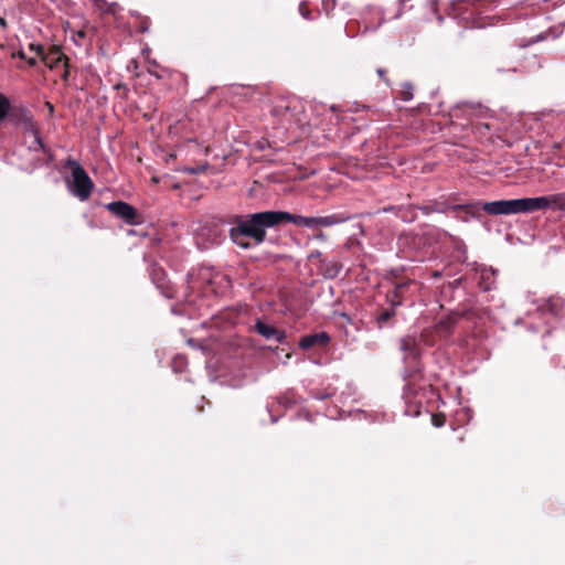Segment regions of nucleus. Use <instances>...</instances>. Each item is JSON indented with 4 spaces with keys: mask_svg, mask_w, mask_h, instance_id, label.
<instances>
[{
    "mask_svg": "<svg viewBox=\"0 0 565 565\" xmlns=\"http://www.w3.org/2000/svg\"><path fill=\"white\" fill-rule=\"evenodd\" d=\"M413 85L408 82L402 84L401 96L404 102H408L413 98Z\"/></svg>",
    "mask_w": 565,
    "mask_h": 565,
    "instance_id": "22",
    "label": "nucleus"
},
{
    "mask_svg": "<svg viewBox=\"0 0 565 565\" xmlns=\"http://www.w3.org/2000/svg\"><path fill=\"white\" fill-rule=\"evenodd\" d=\"M440 276H441V274H440L439 271H435V273L433 274V277H434V278H439Z\"/></svg>",
    "mask_w": 565,
    "mask_h": 565,
    "instance_id": "38",
    "label": "nucleus"
},
{
    "mask_svg": "<svg viewBox=\"0 0 565 565\" xmlns=\"http://www.w3.org/2000/svg\"><path fill=\"white\" fill-rule=\"evenodd\" d=\"M20 126L23 127V134H24V137L26 136H30V135H33V134H38L40 132V129L38 127V124L35 122L34 120V117L33 115L31 117H29L23 124H21Z\"/></svg>",
    "mask_w": 565,
    "mask_h": 565,
    "instance_id": "20",
    "label": "nucleus"
},
{
    "mask_svg": "<svg viewBox=\"0 0 565 565\" xmlns=\"http://www.w3.org/2000/svg\"><path fill=\"white\" fill-rule=\"evenodd\" d=\"M461 282V278L455 280V285L458 286Z\"/></svg>",
    "mask_w": 565,
    "mask_h": 565,
    "instance_id": "41",
    "label": "nucleus"
},
{
    "mask_svg": "<svg viewBox=\"0 0 565 565\" xmlns=\"http://www.w3.org/2000/svg\"><path fill=\"white\" fill-rule=\"evenodd\" d=\"M401 303V300L398 301H395L393 300L392 301V306L395 307L397 305ZM395 316V310L394 308L392 309H386V310H383L376 318V322L379 324L380 328H383L393 317Z\"/></svg>",
    "mask_w": 565,
    "mask_h": 565,
    "instance_id": "17",
    "label": "nucleus"
},
{
    "mask_svg": "<svg viewBox=\"0 0 565 565\" xmlns=\"http://www.w3.org/2000/svg\"><path fill=\"white\" fill-rule=\"evenodd\" d=\"M333 395V392H329V391H326L323 393L321 392H313L312 393V397L316 398V399H326V398H329Z\"/></svg>",
    "mask_w": 565,
    "mask_h": 565,
    "instance_id": "26",
    "label": "nucleus"
},
{
    "mask_svg": "<svg viewBox=\"0 0 565 565\" xmlns=\"http://www.w3.org/2000/svg\"><path fill=\"white\" fill-rule=\"evenodd\" d=\"M65 166L72 169V179L66 180L68 191L81 201H86L94 189L90 177L76 160L67 159Z\"/></svg>",
    "mask_w": 565,
    "mask_h": 565,
    "instance_id": "5",
    "label": "nucleus"
},
{
    "mask_svg": "<svg viewBox=\"0 0 565 565\" xmlns=\"http://www.w3.org/2000/svg\"><path fill=\"white\" fill-rule=\"evenodd\" d=\"M287 403H289V402H288L286 398H280V399L278 401V404H285V405H287Z\"/></svg>",
    "mask_w": 565,
    "mask_h": 565,
    "instance_id": "37",
    "label": "nucleus"
},
{
    "mask_svg": "<svg viewBox=\"0 0 565 565\" xmlns=\"http://www.w3.org/2000/svg\"><path fill=\"white\" fill-rule=\"evenodd\" d=\"M270 420H271L273 424H275L278 420V417L271 415Z\"/></svg>",
    "mask_w": 565,
    "mask_h": 565,
    "instance_id": "39",
    "label": "nucleus"
},
{
    "mask_svg": "<svg viewBox=\"0 0 565 565\" xmlns=\"http://www.w3.org/2000/svg\"><path fill=\"white\" fill-rule=\"evenodd\" d=\"M508 71H510V72H516V71H518V67H516V66H512V67L508 68Z\"/></svg>",
    "mask_w": 565,
    "mask_h": 565,
    "instance_id": "40",
    "label": "nucleus"
},
{
    "mask_svg": "<svg viewBox=\"0 0 565 565\" xmlns=\"http://www.w3.org/2000/svg\"><path fill=\"white\" fill-rule=\"evenodd\" d=\"M476 270L478 274V286L482 291H490L495 288V269L492 267L479 266Z\"/></svg>",
    "mask_w": 565,
    "mask_h": 565,
    "instance_id": "10",
    "label": "nucleus"
},
{
    "mask_svg": "<svg viewBox=\"0 0 565 565\" xmlns=\"http://www.w3.org/2000/svg\"><path fill=\"white\" fill-rule=\"evenodd\" d=\"M309 259H315V258H318V259H323L322 258V253L320 250H312L310 253V255L308 256Z\"/></svg>",
    "mask_w": 565,
    "mask_h": 565,
    "instance_id": "29",
    "label": "nucleus"
},
{
    "mask_svg": "<svg viewBox=\"0 0 565 565\" xmlns=\"http://www.w3.org/2000/svg\"><path fill=\"white\" fill-rule=\"evenodd\" d=\"M329 342V334L327 332H319L302 337L299 341V347L302 350H309L315 347L324 348Z\"/></svg>",
    "mask_w": 565,
    "mask_h": 565,
    "instance_id": "12",
    "label": "nucleus"
},
{
    "mask_svg": "<svg viewBox=\"0 0 565 565\" xmlns=\"http://www.w3.org/2000/svg\"><path fill=\"white\" fill-rule=\"evenodd\" d=\"M299 12H300V14H301L305 19H307V20L312 19V17H311V12H310V10L308 9V3H307L306 1H301V2L299 3Z\"/></svg>",
    "mask_w": 565,
    "mask_h": 565,
    "instance_id": "25",
    "label": "nucleus"
},
{
    "mask_svg": "<svg viewBox=\"0 0 565 565\" xmlns=\"http://www.w3.org/2000/svg\"><path fill=\"white\" fill-rule=\"evenodd\" d=\"M47 110H50V114L54 113V106L51 103H46Z\"/></svg>",
    "mask_w": 565,
    "mask_h": 565,
    "instance_id": "35",
    "label": "nucleus"
},
{
    "mask_svg": "<svg viewBox=\"0 0 565 565\" xmlns=\"http://www.w3.org/2000/svg\"><path fill=\"white\" fill-rule=\"evenodd\" d=\"M255 330L266 340H275L278 343H282L286 339L284 331H280L274 326L265 323L262 320L256 321Z\"/></svg>",
    "mask_w": 565,
    "mask_h": 565,
    "instance_id": "11",
    "label": "nucleus"
},
{
    "mask_svg": "<svg viewBox=\"0 0 565 565\" xmlns=\"http://www.w3.org/2000/svg\"><path fill=\"white\" fill-rule=\"evenodd\" d=\"M433 423L436 427H440L444 424L443 420H438L436 417H433Z\"/></svg>",
    "mask_w": 565,
    "mask_h": 565,
    "instance_id": "32",
    "label": "nucleus"
},
{
    "mask_svg": "<svg viewBox=\"0 0 565 565\" xmlns=\"http://www.w3.org/2000/svg\"><path fill=\"white\" fill-rule=\"evenodd\" d=\"M505 70L501 68V67H497V72L498 73H503Z\"/></svg>",
    "mask_w": 565,
    "mask_h": 565,
    "instance_id": "42",
    "label": "nucleus"
},
{
    "mask_svg": "<svg viewBox=\"0 0 565 565\" xmlns=\"http://www.w3.org/2000/svg\"><path fill=\"white\" fill-rule=\"evenodd\" d=\"M456 110L469 120L475 134L483 137L492 129L490 122L483 121L493 118V113L487 106L479 103L462 102L457 105Z\"/></svg>",
    "mask_w": 565,
    "mask_h": 565,
    "instance_id": "3",
    "label": "nucleus"
},
{
    "mask_svg": "<svg viewBox=\"0 0 565 565\" xmlns=\"http://www.w3.org/2000/svg\"><path fill=\"white\" fill-rule=\"evenodd\" d=\"M148 270L152 282L160 290V292L166 298H172L173 288L170 285V281L167 279V274L164 269L160 265L153 263L149 266Z\"/></svg>",
    "mask_w": 565,
    "mask_h": 565,
    "instance_id": "8",
    "label": "nucleus"
},
{
    "mask_svg": "<svg viewBox=\"0 0 565 565\" xmlns=\"http://www.w3.org/2000/svg\"><path fill=\"white\" fill-rule=\"evenodd\" d=\"M351 220L345 213H333L326 216H302L287 211H262L246 215H235L231 221L228 236L233 244L242 249H250L263 244L267 230L276 228L280 224L292 223L309 230L331 227Z\"/></svg>",
    "mask_w": 565,
    "mask_h": 565,
    "instance_id": "1",
    "label": "nucleus"
},
{
    "mask_svg": "<svg viewBox=\"0 0 565 565\" xmlns=\"http://www.w3.org/2000/svg\"><path fill=\"white\" fill-rule=\"evenodd\" d=\"M185 306L188 307L186 312L189 315H194L196 312L200 313L202 305L199 303L198 299L192 295V292H189L184 297Z\"/></svg>",
    "mask_w": 565,
    "mask_h": 565,
    "instance_id": "19",
    "label": "nucleus"
},
{
    "mask_svg": "<svg viewBox=\"0 0 565 565\" xmlns=\"http://www.w3.org/2000/svg\"><path fill=\"white\" fill-rule=\"evenodd\" d=\"M90 1L94 2L98 7H100V4L104 2V0H90Z\"/></svg>",
    "mask_w": 565,
    "mask_h": 565,
    "instance_id": "36",
    "label": "nucleus"
},
{
    "mask_svg": "<svg viewBox=\"0 0 565 565\" xmlns=\"http://www.w3.org/2000/svg\"><path fill=\"white\" fill-rule=\"evenodd\" d=\"M428 388H429V392H430V393H433V386H431V385H429V387H428Z\"/></svg>",
    "mask_w": 565,
    "mask_h": 565,
    "instance_id": "44",
    "label": "nucleus"
},
{
    "mask_svg": "<svg viewBox=\"0 0 565 565\" xmlns=\"http://www.w3.org/2000/svg\"><path fill=\"white\" fill-rule=\"evenodd\" d=\"M519 214L552 209L555 211V193L536 198L518 199Z\"/></svg>",
    "mask_w": 565,
    "mask_h": 565,
    "instance_id": "6",
    "label": "nucleus"
},
{
    "mask_svg": "<svg viewBox=\"0 0 565 565\" xmlns=\"http://www.w3.org/2000/svg\"><path fill=\"white\" fill-rule=\"evenodd\" d=\"M24 143L28 147L29 151L32 152H43L45 156H47L50 159L53 158L52 150L44 143L41 132L33 134L30 136L24 137Z\"/></svg>",
    "mask_w": 565,
    "mask_h": 565,
    "instance_id": "13",
    "label": "nucleus"
},
{
    "mask_svg": "<svg viewBox=\"0 0 565 565\" xmlns=\"http://www.w3.org/2000/svg\"><path fill=\"white\" fill-rule=\"evenodd\" d=\"M188 281L190 284V288L193 290L196 287V281L194 279V274H192V273L188 274Z\"/></svg>",
    "mask_w": 565,
    "mask_h": 565,
    "instance_id": "28",
    "label": "nucleus"
},
{
    "mask_svg": "<svg viewBox=\"0 0 565 565\" xmlns=\"http://www.w3.org/2000/svg\"><path fill=\"white\" fill-rule=\"evenodd\" d=\"M555 211L565 212V192L555 193Z\"/></svg>",
    "mask_w": 565,
    "mask_h": 565,
    "instance_id": "23",
    "label": "nucleus"
},
{
    "mask_svg": "<svg viewBox=\"0 0 565 565\" xmlns=\"http://www.w3.org/2000/svg\"><path fill=\"white\" fill-rule=\"evenodd\" d=\"M454 211L462 210L467 214L475 216L477 212L484 211L490 215H512L519 214L518 199L499 200L492 202H476L468 204H458L451 206Z\"/></svg>",
    "mask_w": 565,
    "mask_h": 565,
    "instance_id": "4",
    "label": "nucleus"
},
{
    "mask_svg": "<svg viewBox=\"0 0 565 565\" xmlns=\"http://www.w3.org/2000/svg\"><path fill=\"white\" fill-rule=\"evenodd\" d=\"M31 116L32 113L26 107L10 105L8 118L13 125H21Z\"/></svg>",
    "mask_w": 565,
    "mask_h": 565,
    "instance_id": "15",
    "label": "nucleus"
},
{
    "mask_svg": "<svg viewBox=\"0 0 565 565\" xmlns=\"http://www.w3.org/2000/svg\"><path fill=\"white\" fill-rule=\"evenodd\" d=\"M407 284H398L395 286L394 289V298L399 299L403 295L404 289L406 288Z\"/></svg>",
    "mask_w": 565,
    "mask_h": 565,
    "instance_id": "27",
    "label": "nucleus"
},
{
    "mask_svg": "<svg viewBox=\"0 0 565 565\" xmlns=\"http://www.w3.org/2000/svg\"><path fill=\"white\" fill-rule=\"evenodd\" d=\"M271 113L275 117H279L281 121H290L292 119L290 107L285 104L276 105Z\"/></svg>",
    "mask_w": 565,
    "mask_h": 565,
    "instance_id": "18",
    "label": "nucleus"
},
{
    "mask_svg": "<svg viewBox=\"0 0 565 565\" xmlns=\"http://www.w3.org/2000/svg\"><path fill=\"white\" fill-rule=\"evenodd\" d=\"M565 302L559 297H550L536 303V312L545 317L551 315L553 317H561L563 315Z\"/></svg>",
    "mask_w": 565,
    "mask_h": 565,
    "instance_id": "9",
    "label": "nucleus"
},
{
    "mask_svg": "<svg viewBox=\"0 0 565 565\" xmlns=\"http://www.w3.org/2000/svg\"><path fill=\"white\" fill-rule=\"evenodd\" d=\"M84 35H85V33L83 31L78 32V36H84Z\"/></svg>",
    "mask_w": 565,
    "mask_h": 565,
    "instance_id": "43",
    "label": "nucleus"
},
{
    "mask_svg": "<svg viewBox=\"0 0 565 565\" xmlns=\"http://www.w3.org/2000/svg\"><path fill=\"white\" fill-rule=\"evenodd\" d=\"M184 363V358L183 356H177L173 361V367H177L178 365H182Z\"/></svg>",
    "mask_w": 565,
    "mask_h": 565,
    "instance_id": "30",
    "label": "nucleus"
},
{
    "mask_svg": "<svg viewBox=\"0 0 565 565\" xmlns=\"http://www.w3.org/2000/svg\"><path fill=\"white\" fill-rule=\"evenodd\" d=\"M335 2L337 0H321L322 9L327 15H330V13L334 10Z\"/></svg>",
    "mask_w": 565,
    "mask_h": 565,
    "instance_id": "24",
    "label": "nucleus"
},
{
    "mask_svg": "<svg viewBox=\"0 0 565 565\" xmlns=\"http://www.w3.org/2000/svg\"><path fill=\"white\" fill-rule=\"evenodd\" d=\"M10 113V100L9 98L0 93V122L3 121Z\"/></svg>",
    "mask_w": 565,
    "mask_h": 565,
    "instance_id": "21",
    "label": "nucleus"
},
{
    "mask_svg": "<svg viewBox=\"0 0 565 565\" xmlns=\"http://www.w3.org/2000/svg\"><path fill=\"white\" fill-rule=\"evenodd\" d=\"M342 265L338 260L321 259L319 270L328 279H333L339 276Z\"/></svg>",
    "mask_w": 565,
    "mask_h": 565,
    "instance_id": "14",
    "label": "nucleus"
},
{
    "mask_svg": "<svg viewBox=\"0 0 565 565\" xmlns=\"http://www.w3.org/2000/svg\"><path fill=\"white\" fill-rule=\"evenodd\" d=\"M0 25H1L2 28H6V26H7L6 18L0 17Z\"/></svg>",
    "mask_w": 565,
    "mask_h": 565,
    "instance_id": "34",
    "label": "nucleus"
},
{
    "mask_svg": "<svg viewBox=\"0 0 565 565\" xmlns=\"http://www.w3.org/2000/svg\"><path fill=\"white\" fill-rule=\"evenodd\" d=\"M105 207L116 217L122 220L129 225H137L140 223V215L138 211L129 203L124 201H114L105 205Z\"/></svg>",
    "mask_w": 565,
    "mask_h": 565,
    "instance_id": "7",
    "label": "nucleus"
},
{
    "mask_svg": "<svg viewBox=\"0 0 565 565\" xmlns=\"http://www.w3.org/2000/svg\"><path fill=\"white\" fill-rule=\"evenodd\" d=\"M398 344L405 363L403 379L406 381V384L402 395L406 405L404 414L416 417L420 414L423 398L426 394L425 387L416 388L415 382L412 381V377L422 371L419 361L420 348L416 338L413 335L401 338Z\"/></svg>",
    "mask_w": 565,
    "mask_h": 565,
    "instance_id": "2",
    "label": "nucleus"
},
{
    "mask_svg": "<svg viewBox=\"0 0 565 565\" xmlns=\"http://www.w3.org/2000/svg\"><path fill=\"white\" fill-rule=\"evenodd\" d=\"M202 234L206 235L211 239L210 244L202 246L203 248H209L210 246L218 245L224 239L222 231L216 225L204 227L202 230Z\"/></svg>",
    "mask_w": 565,
    "mask_h": 565,
    "instance_id": "16",
    "label": "nucleus"
},
{
    "mask_svg": "<svg viewBox=\"0 0 565 565\" xmlns=\"http://www.w3.org/2000/svg\"><path fill=\"white\" fill-rule=\"evenodd\" d=\"M316 238L319 239V241H326L327 239V236L324 233L320 232L316 235Z\"/></svg>",
    "mask_w": 565,
    "mask_h": 565,
    "instance_id": "31",
    "label": "nucleus"
},
{
    "mask_svg": "<svg viewBox=\"0 0 565 565\" xmlns=\"http://www.w3.org/2000/svg\"><path fill=\"white\" fill-rule=\"evenodd\" d=\"M377 74L381 78H383L384 81H386V78L384 77V74H385V71L383 68H379L377 70Z\"/></svg>",
    "mask_w": 565,
    "mask_h": 565,
    "instance_id": "33",
    "label": "nucleus"
}]
</instances>
